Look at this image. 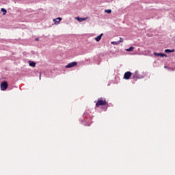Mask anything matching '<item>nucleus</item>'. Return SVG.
Masks as SVG:
<instances>
[{"mask_svg":"<svg viewBox=\"0 0 175 175\" xmlns=\"http://www.w3.org/2000/svg\"><path fill=\"white\" fill-rule=\"evenodd\" d=\"M74 66H77V62H72L71 63H69L67 66H66V68H73Z\"/></svg>","mask_w":175,"mask_h":175,"instance_id":"5","label":"nucleus"},{"mask_svg":"<svg viewBox=\"0 0 175 175\" xmlns=\"http://www.w3.org/2000/svg\"><path fill=\"white\" fill-rule=\"evenodd\" d=\"M175 50L174 49H165V53H174Z\"/></svg>","mask_w":175,"mask_h":175,"instance_id":"12","label":"nucleus"},{"mask_svg":"<svg viewBox=\"0 0 175 175\" xmlns=\"http://www.w3.org/2000/svg\"><path fill=\"white\" fill-rule=\"evenodd\" d=\"M164 68H166V66H165Z\"/></svg>","mask_w":175,"mask_h":175,"instance_id":"19","label":"nucleus"},{"mask_svg":"<svg viewBox=\"0 0 175 175\" xmlns=\"http://www.w3.org/2000/svg\"><path fill=\"white\" fill-rule=\"evenodd\" d=\"M40 76H41V74H40V79H41Z\"/></svg>","mask_w":175,"mask_h":175,"instance_id":"18","label":"nucleus"},{"mask_svg":"<svg viewBox=\"0 0 175 175\" xmlns=\"http://www.w3.org/2000/svg\"><path fill=\"white\" fill-rule=\"evenodd\" d=\"M153 54L156 57H167V55L166 54H164V53H158L157 52H154Z\"/></svg>","mask_w":175,"mask_h":175,"instance_id":"6","label":"nucleus"},{"mask_svg":"<svg viewBox=\"0 0 175 175\" xmlns=\"http://www.w3.org/2000/svg\"><path fill=\"white\" fill-rule=\"evenodd\" d=\"M111 44H120V43H122V41H113L111 42Z\"/></svg>","mask_w":175,"mask_h":175,"instance_id":"11","label":"nucleus"},{"mask_svg":"<svg viewBox=\"0 0 175 175\" xmlns=\"http://www.w3.org/2000/svg\"><path fill=\"white\" fill-rule=\"evenodd\" d=\"M36 42H38V40H39V38H36Z\"/></svg>","mask_w":175,"mask_h":175,"instance_id":"17","label":"nucleus"},{"mask_svg":"<svg viewBox=\"0 0 175 175\" xmlns=\"http://www.w3.org/2000/svg\"><path fill=\"white\" fill-rule=\"evenodd\" d=\"M102 36H103V33L100 34L97 37L95 38L96 42H100V39H102Z\"/></svg>","mask_w":175,"mask_h":175,"instance_id":"8","label":"nucleus"},{"mask_svg":"<svg viewBox=\"0 0 175 175\" xmlns=\"http://www.w3.org/2000/svg\"><path fill=\"white\" fill-rule=\"evenodd\" d=\"M61 20H62V18L59 17L56 19H53V21L55 22V24H58L59 23H61Z\"/></svg>","mask_w":175,"mask_h":175,"instance_id":"9","label":"nucleus"},{"mask_svg":"<svg viewBox=\"0 0 175 175\" xmlns=\"http://www.w3.org/2000/svg\"><path fill=\"white\" fill-rule=\"evenodd\" d=\"M134 49H135V47L131 46L130 48L127 49L126 51H133Z\"/></svg>","mask_w":175,"mask_h":175,"instance_id":"14","label":"nucleus"},{"mask_svg":"<svg viewBox=\"0 0 175 175\" xmlns=\"http://www.w3.org/2000/svg\"><path fill=\"white\" fill-rule=\"evenodd\" d=\"M142 77L139 74V71H135V73L132 74V79H142Z\"/></svg>","mask_w":175,"mask_h":175,"instance_id":"3","label":"nucleus"},{"mask_svg":"<svg viewBox=\"0 0 175 175\" xmlns=\"http://www.w3.org/2000/svg\"><path fill=\"white\" fill-rule=\"evenodd\" d=\"M1 12H3V16H5V14H6V13H8V11L5 8H1Z\"/></svg>","mask_w":175,"mask_h":175,"instance_id":"13","label":"nucleus"},{"mask_svg":"<svg viewBox=\"0 0 175 175\" xmlns=\"http://www.w3.org/2000/svg\"><path fill=\"white\" fill-rule=\"evenodd\" d=\"M76 20H77V21H79V23H83V21H85V20H87L88 18V17L86 18H80V17H76L75 18Z\"/></svg>","mask_w":175,"mask_h":175,"instance_id":"7","label":"nucleus"},{"mask_svg":"<svg viewBox=\"0 0 175 175\" xmlns=\"http://www.w3.org/2000/svg\"><path fill=\"white\" fill-rule=\"evenodd\" d=\"M105 13L110 14V13H111V10H105Z\"/></svg>","mask_w":175,"mask_h":175,"instance_id":"15","label":"nucleus"},{"mask_svg":"<svg viewBox=\"0 0 175 175\" xmlns=\"http://www.w3.org/2000/svg\"><path fill=\"white\" fill-rule=\"evenodd\" d=\"M107 105V102H106V100H102L98 99V101L96 103V107H99V106H106Z\"/></svg>","mask_w":175,"mask_h":175,"instance_id":"1","label":"nucleus"},{"mask_svg":"<svg viewBox=\"0 0 175 175\" xmlns=\"http://www.w3.org/2000/svg\"><path fill=\"white\" fill-rule=\"evenodd\" d=\"M8 82L3 81L0 85L1 91H6V90H8Z\"/></svg>","mask_w":175,"mask_h":175,"instance_id":"2","label":"nucleus"},{"mask_svg":"<svg viewBox=\"0 0 175 175\" xmlns=\"http://www.w3.org/2000/svg\"><path fill=\"white\" fill-rule=\"evenodd\" d=\"M121 41H122V42H124V40H122V38H120L119 42H121Z\"/></svg>","mask_w":175,"mask_h":175,"instance_id":"16","label":"nucleus"},{"mask_svg":"<svg viewBox=\"0 0 175 175\" xmlns=\"http://www.w3.org/2000/svg\"><path fill=\"white\" fill-rule=\"evenodd\" d=\"M131 76H133L132 72L131 71H127L124 75V80H129Z\"/></svg>","mask_w":175,"mask_h":175,"instance_id":"4","label":"nucleus"},{"mask_svg":"<svg viewBox=\"0 0 175 175\" xmlns=\"http://www.w3.org/2000/svg\"><path fill=\"white\" fill-rule=\"evenodd\" d=\"M29 66H32V68H35L36 66V63L32 61H29Z\"/></svg>","mask_w":175,"mask_h":175,"instance_id":"10","label":"nucleus"}]
</instances>
